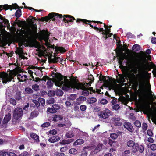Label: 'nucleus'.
<instances>
[{"label": "nucleus", "instance_id": "15", "mask_svg": "<svg viewBox=\"0 0 156 156\" xmlns=\"http://www.w3.org/2000/svg\"><path fill=\"white\" fill-rule=\"evenodd\" d=\"M52 48H55V51L58 53V51H60V52L64 53L66 51V50H65L64 48L62 47H56L53 46L52 47Z\"/></svg>", "mask_w": 156, "mask_h": 156}, {"label": "nucleus", "instance_id": "57", "mask_svg": "<svg viewBox=\"0 0 156 156\" xmlns=\"http://www.w3.org/2000/svg\"><path fill=\"white\" fill-rule=\"evenodd\" d=\"M19 156H30L29 154L27 151H24L21 153Z\"/></svg>", "mask_w": 156, "mask_h": 156}, {"label": "nucleus", "instance_id": "18", "mask_svg": "<svg viewBox=\"0 0 156 156\" xmlns=\"http://www.w3.org/2000/svg\"><path fill=\"white\" fill-rule=\"evenodd\" d=\"M86 98L85 97L81 96L79 97L77 99L76 103L78 105H79L82 103L83 101H86Z\"/></svg>", "mask_w": 156, "mask_h": 156}, {"label": "nucleus", "instance_id": "25", "mask_svg": "<svg viewBox=\"0 0 156 156\" xmlns=\"http://www.w3.org/2000/svg\"><path fill=\"white\" fill-rule=\"evenodd\" d=\"M25 91L27 94H33L34 92L33 90L29 87H27L25 88Z\"/></svg>", "mask_w": 156, "mask_h": 156}, {"label": "nucleus", "instance_id": "5", "mask_svg": "<svg viewBox=\"0 0 156 156\" xmlns=\"http://www.w3.org/2000/svg\"><path fill=\"white\" fill-rule=\"evenodd\" d=\"M23 112L22 109L19 107L16 108L13 112V117L16 119L18 120L21 118L23 115Z\"/></svg>", "mask_w": 156, "mask_h": 156}, {"label": "nucleus", "instance_id": "54", "mask_svg": "<svg viewBox=\"0 0 156 156\" xmlns=\"http://www.w3.org/2000/svg\"><path fill=\"white\" fill-rule=\"evenodd\" d=\"M11 5V8L12 9H16L20 8V7L17 4L15 3L12 4Z\"/></svg>", "mask_w": 156, "mask_h": 156}, {"label": "nucleus", "instance_id": "48", "mask_svg": "<svg viewBox=\"0 0 156 156\" xmlns=\"http://www.w3.org/2000/svg\"><path fill=\"white\" fill-rule=\"evenodd\" d=\"M150 148L153 151L156 150V144H150Z\"/></svg>", "mask_w": 156, "mask_h": 156}, {"label": "nucleus", "instance_id": "55", "mask_svg": "<svg viewBox=\"0 0 156 156\" xmlns=\"http://www.w3.org/2000/svg\"><path fill=\"white\" fill-rule=\"evenodd\" d=\"M126 76L123 75H121L120 76V79L121 82L122 83H124L125 82Z\"/></svg>", "mask_w": 156, "mask_h": 156}, {"label": "nucleus", "instance_id": "7", "mask_svg": "<svg viewBox=\"0 0 156 156\" xmlns=\"http://www.w3.org/2000/svg\"><path fill=\"white\" fill-rule=\"evenodd\" d=\"M112 123L115 126H121L122 125V120L119 116H115L111 119Z\"/></svg>", "mask_w": 156, "mask_h": 156}, {"label": "nucleus", "instance_id": "27", "mask_svg": "<svg viewBox=\"0 0 156 156\" xmlns=\"http://www.w3.org/2000/svg\"><path fill=\"white\" fill-rule=\"evenodd\" d=\"M38 20L39 21H41L43 22L44 21H45L46 22H48V20H50V18H49V16H48V15L45 17H42L41 18L38 19Z\"/></svg>", "mask_w": 156, "mask_h": 156}, {"label": "nucleus", "instance_id": "49", "mask_svg": "<svg viewBox=\"0 0 156 156\" xmlns=\"http://www.w3.org/2000/svg\"><path fill=\"white\" fill-rule=\"evenodd\" d=\"M50 123L48 122H45L41 125V126L43 128L47 127L50 126Z\"/></svg>", "mask_w": 156, "mask_h": 156}, {"label": "nucleus", "instance_id": "19", "mask_svg": "<svg viewBox=\"0 0 156 156\" xmlns=\"http://www.w3.org/2000/svg\"><path fill=\"white\" fill-rule=\"evenodd\" d=\"M64 16L66 18H68L69 19V20L68 19L67 20L68 23H69V22H72L76 20V19L73 16L69 15H64Z\"/></svg>", "mask_w": 156, "mask_h": 156}, {"label": "nucleus", "instance_id": "37", "mask_svg": "<svg viewBox=\"0 0 156 156\" xmlns=\"http://www.w3.org/2000/svg\"><path fill=\"white\" fill-rule=\"evenodd\" d=\"M139 87L141 89H144L145 87V83L143 81H139Z\"/></svg>", "mask_w": 156, "mask_h": 156}, {"label": "nucleus", "instance_id": "31", "mask_svg": "<svg viewBox=\"0 0 156 156\" xmlns=\"http://www.w3.org/2000/svg\"><path fill=\"white\" fill-rule=\"evenodd\" d=\"M21 15V10L20 9H18L16 10L15 12V16L17 18H19Z\"/></svg>", "mask_w": 156, "mask_h": 156}, {"label": "nucleus", "instance_id": "1", "mask_svg": "<svg viewBox=\"0 0 156 156\" xmlns=\"http://www.w3.org/2000/svg\"><path fill=\"white\" fill-rule=\"evenodd\" d=\"M53 73L55 75L56 78V80L55 82V84L56 86L61 87L62 85V89L66 91H68L72 88L74 89L72 86V83L74 80L70 84L69 80L67 79L66 76H65L66 79L63 80V76L60 73H54L53 72Z\"/></svg>", "mask_w": 156, "mask_h": 156}, {"label": "nucleus", "instance_id": "36", "mask_svg": "<svg viewBox=\"0 0 156 156\" xmlns=\"http://www.w3.org/2000/svg\"><path fill=\"white\" fill-rule=\"evenodd\" d=\"M47 88L48 89H50L53 87V84L50 80H48L47 82Z\"/></svg>", "mask_w": 156, "mask_h": 156}, {"label": "nucleus", "instance_id": "62", "mask_svg": "<svg viewBox=\"0 0 156 156\" xmlns=\"http://www.w3.org/2000/svg\"><path fill=\"white\" fill-rule=\"evenodd\" d=\"M52 107L56 111H57V110H58L60 108V106L58 105L57 104L53 105L52 106Z\"/></svg>", "mask_w": 156, "mask_h": 156}, {"label": "nucleus", "instance_id": "38", "mask_svg": "<svg viewBox=\"0 0 156 156\" xmlns=\"http://www.w3.org/2000/svg\"><path fill=\"white\" fill-rule=\"evenodd\" d=\"M38 113L37 111H34L31 112L30 116L32 118H34L38 116Z\"/></svg>", "mask_w": 156, "mask_h": 156}, {"label": "nucleus", "instance_id": "41", "mask_svg": "<svg viewBox=\"0 0 156 156\" xmlns=\"http://www.w3.org/2000/svg\"><path fill=\"white\" fill-rule=\"evenodd\" d=\"M9 102L11 104L14 106L17 104L16 100L13 98H10L9 99Z\"/></svg>", "mask_w": 156, "mask_h": 156}, {"label": "nucleus", "instance_id": "17", "mask_svg": "<svg viewBox=\"0 0 156 156\" xmlns=\"http://www.w3.org/2000/svg\"><path fill=\"white\" fill-rule=\"evenodd\" d=\"M60 138L59 136H53L50 137L48 139V141L51 143H54L59 140Z\"/></svg>", "mask_w": 156, "mask_h": 156}, {"label": "nucleus", "instance_id": "33", "mask_svg": "<svg viewBox=\"0 0 156 156\" xmlns=\"http://www.w3.org/2000/svg\"><path fill=\"white\" fill-rule=\"evenodd\" d=\"M74 136L72 131H69L66 134V136L68 138H70Z\"/></svg>", "mask_w": 156, "mask_h": 156}, {"label": "nucleus", "instance_id": "42", "mask_svg": "<svg viewBox=\"0 0 156 156\" xmlns=\"http://www.w3.org/2000/svg\"><path fill=\"white\" fill-rule=\"evenodd\" d=\"M62 17L63 18L62 21L64 22L65 23H66V24H65V25L66 26H68L70 25H71L72 24L71 23H68V21H67L68 19H66V17H65L64 16V15H63L62 16Z\"/></svg>", "mask_w": 156, "mask_h": 156}, {"label": "nucleus", "instance_id": "60", "mask_svg": "<svg viewBox=\"0 0 156 156\" xmlns=\"http://www.w3.org/2000/svg\"><path fill=\"white\" fill-rule=\"evenodd\" d=\"M117 56L118 57V59L123 61L124 59H126L125 57H124L123 56L119 55L118 54H117Z\"/></svg>", "mask_w": 156, "mask_h": 156}, {"label": "nucleus", "instance_id": "58", "mask_svg": "<svg viewBox=\"0 0 156 156\" xmlns=\"http://www.w3.org/2000/svg\"><path fill=\"white\" fill-rule=\"evenodd\" d=\"M108 102V101L105 99H102L101 100L100 103L103 105H105Z\"/></svg>", "mask_w": 156, "mask_h": 156}, {"label": "nucleus", "instance_id": "26", "mask_svg": "<svg viewBox=\"0 0 156 156\" xmlns=\"http://www.w3.org/2000/svg\"><path fill=\"white\" fill-rule=\"evenodd\" d=\"M60 58V57L55 56L53 58L51 59V61L53 63H57L59 61Z\"/></svg>", "mask_w": 156, "mask_h": 156}, {"label": "nucleus", "instance_id": "29", "mask_svg": "<svg viewBox=\"0 0 156 156\" xmlns=\"http://www.w3.org/2000/svg\"><path fill=\"white\" fill-rule=\"evenodd\" d=\"M18 77L17 79L19 80V81L20 82H23V81H26V80L25 79L24 80L23 79V76H21L20 74H18L17 75Z\"/></svg>", "mask_w": 156, "mask_h": 156}, {"label": "nucleus", "instance_id": "47", "mask_svg": "<svg viewBox=\"0 0 156 156\" xmlns=\"http://www.w3.org/2000/svg\"><path fill=\"white\" fill-rule=\"evenodd\" d=\"M134 124L137 127L140 128L141 126V122L138 120L136 121L134 123Z\"/></svg>", "mask_w": 156, "mask_h": 156}, {"label": "nucleus", "instance_id": "59", "mask_svg": "<svg viewBox=\"0 0 156 156\" xmlns=\"http://www.w3.org/2000/svg\"><path fill=\"white\" fill-rule=\"evenodd\" d=\"M120 108V106L118 104H116L112 107V108L116 111L118 110Z\"/></svg>", "mask_w": 156, "mask_h": 156}, {"label": "nucleus", "instance_id": "24", "mask_svg": "<svg viewBox=\"0 0 156 156\" xmlns=\"http://www.w3.org/2000/svg\"><path fill=\"white\" fill-rule=\"evenodd\" d=\"M84 142V140L82 139H79L77 140L74 143L75 145H81L83 144Z\"/></svg>", "mask_w": 156, "mask_h": 156}, {"label": "nucleus", "instance_id": "35", "mask_svg": "<svg viewBox=\"0 0 156 156\" xmlns=\"http://www.w3.org/2000/svg\"><path fill=\"white\" fill-rule=\"evenodd\" d=\"M38 100L41 103V105L44 106V105L45 101L44 99L41 97H39L38 98Z\"/></svg>", "mask_w": 156, "mask_h": 156}, {"label": "nucleus", "instance_id": "45", "mask_svg": "<svg viewBox=\"0 0 156 156\" xmlns=\"http://www.w3.org/2000/svg\"><path fill=\"white\" fill-rule=\"evenodd\" d=\"M110 137L113 140H115L118 137V135L115 133H111L110 135Z\"/></svg>", "mask_w": 156, "mask_h": 156}, {"label": "nucleus", "instance_id": "34", "mask_svg": "<svg viewBox=\"0 0 156 156\" xmlns=\"http://www.w3.org/2000/svg\"><path fill=\"white\" fill-rule=\"evenodd\" d=\"M32 88L35 91H37L39 90L40 88L39 86L37 84H35L32 86Z\"/></svg>", "mask_w": 156, "mask_h": 156}, {"label": "nucleus", "instance_id": "12", "mask_svg": "<svg viewBox=\"0 0 156 156\" xmlns=\"http://www.w3.org/2000/svg\"><path fill=\"white\" fill-rule=\"evenodd\" d=\"M123 126L124 127L127 129V130L128 131L131 133L133 132V126L130 123L125 122Z\"/></svg>", "mask_w": 156, "mask_h": 156}, {"label": "nucleus", "instance_id": "10", "mask_svg": "<svg viewBox=\"0 0 156 156\" xmlns=\"http://www.w3.org/2000/svg\"><path fill=\"white\" fill-rule=\"evenodd\" d=\"M30 136L33 139L34 142L38 144L40 142L39 137L35 133H32L30 134Z\"/></svg>", "mask_w": 156, "mask_h": 156}, {"label": "nucleus", "instance_id": "11", "mask_svg": "<svg viewBox=\"0 0 156 156\" xmlns=\"http://www.w3.org/2000/svg\"><path fill=\"white\" fill-rule=\"evenodd\" d=\"M76 22L77 23H80V22H82L83 23H85L86 22H87L88 23L93 22L94 23H97V24L100 23L101 24L103 23L102 22L99 21H90L80 18H77L76 20Z\"/></svg>", "mask_w": 156, "mask_h": 156}, {"label": "nucleus", "instance_id": "61", "mask_svg": "<svg viewBox=\"0 0 156 156\" xmlns=\"http://www.w3.org/2000/svg\"><path fill=\"white\" fill-rule=\"evenodd\" d=\"M80 110L82 111H84L86 109L87 107L84 105H82L80 107Z\"/></svg>", "mask_w": 156, "mask_h": 156}, {"label": "nucleus", "instance_id": "21", "mask_svg": "<svg viewBox=\"0 0 156 156\" xmlns=\"http://www.w3.org/2000/svg\"><path fill=\"white\" fill-rule=\"evenodd\" d=\"M136 143L133 140H130L127 142L126 144L128 147L133 148L135 145Z\"/></svg>", "mask_w": 156, "mask_h": 156}, {"label": "nucleus", "instance_id": "53", "mask_svg": "<svg viewBox=\"0 0 156 156\" xmlns=\"http://www.w3.org/2000/svg\"><path fill=\"white\" fill-rule=\"evenodd\" d=\"M32 101L35 104L37 108L39 107L40 105V103L38 101H37L36 100H33Z\"/></svg>", "mask_w": 156, "mask_h": 156}, {"label": "nucleus", "instance_id": "3", "mask_svg": "<svg viewBox=\"0 0 156 156\" xmlns=\"http://www.w3.org/2000/svg\"><path fill=\"white\" fill-rule=\"evenodd\" d=\"M73 87L74 89L77 90H83L81 94L85 96H87L89 95V91L88 90V88L84 87L81 83H79V82L76 80H74L72 83Z\"/></svg>", "mask_w": 156, "mask_h": 156}, {"label": "nucleus", "instance_id": "46", "mask_svg": "<svg viewBox=\"0 0 156 156\" xmlns=\"http://www.w3.org/2000/svg\"><path fill=\"white\" fill-rule=\"evenodd\" d=\"M148 127L147 124L145 122L143 123L142 124V128L144 131H146L147 130Z\"/></svg>", "mask_w": 156, "mask_h": 156}, {"label": "nucleus", "instance_id": "50", "mask_svg": "<svg viewBox=\"0 0 156 156\" xmlns=\"http://www.w3.org/2000/svg\"><path fill=\"white\" fill-rule=\"evenodd\" d=\"M117 54L121 55L122 56H123L124 57L126 56V54L125 53L123 52L121 50H119L117 52Z\"/></svg>", "mask_w": 156, "mask_h": 156}, {"label": "nucleus", "instance_id": "40", "mask_svg": "<svg viewBox=\"0 0 156 156\" xmlns=\"http://www.w3.org/2000/svg\"><path fill=\"white\" fill-rule=\"evenodd\" d=\"M64 93L61 90H58L56 92V95L58 96H61Z\"/></svg>", "mask_w": 156, "mask_h": 156}, {"label": "nucleus", "instance_id": "52", "mask_svg": "<svg viewBox=\"0 0 156 156\" xmlns=\"http://www.w3.org/2000/svg\"><path fill=\"white\" fill-rule=\"evenodd\" d=\"M103 146L102 144H98L96 147L95 149L97 150L98 151H100L102 149Z\"/></svg>", "mask_w": 156, "mask_h": 156}, {"label": "nucleus", "instance_id": "9", "mask_svg": "<svg viewBox=\"0 0 156 156\" xmlns=\"http://www.w3.org/2000/svg\"><path fill=\"white\" fill-rule=\"evenodd\" d=\"M62 16L63 15L61 14L54 12L49 13L48 14L50 20L52 19L53 21H55L57 20L58 18H62Z\"/></svg>", "mask_w": 156, "mask_h": 156}, {"label": "nucleus", "instance_id": "4", "mask_svg": "<svg viewBox=\"0 0 156 156\" xmlns=\"http://www.w3.org/2000/svg\"><path fill=\"white\" fill-rule=\"evenodd\" d=\"M135 59V57L133 55H132L131 58L128 61V63L130 64V66L133 69V72H137L138 69L137 67L138 63Z\"/></svg>", "mask_w": 156, "mask_h": 156}, {"label": "nucleus", "instance_id": "44", "mask_svg": "<svg viewBox=\"0 0 156 156\" xmlns=\"http://www.w3.org/2000/svg\"><path fill=\"white\" fill-rule=\"evenodd\" d=\"M3 9L5 10L9 9H10L11 10H12V9L11 8V5L7 4H5L3 5Z\"/></svg>", "mask_w": 156, "mask_h": 156}, {"label": "nucleus", "instance_id": "56", "mask_svg": "<svg viewBox=\"0 0 156 156\" xmlns=\"http://www.w3.org/2000/svg\"><path fill=\"white\" fill-rule=\"evenodd\" d=\"M104 25V27L106 29V30H105V31L108 33V34H109V33H110L111 32V30L110 29H108V26H107L105 24V23H104L103 24Z\"/></svg>", "mask_w": 156, "mask_h": 156}, {"label": "nucleus", "instance_id": "43", "mask_svg": "<svg viewBox=\"0 0 156 156\" xmlns=\"http://www.w3.org/2000/svg\"><path fill=\"white\" fill-rule=\"evenodd\" d=\"M47 111L51 113H55L57 112V111L55 110L53 108H48L47 109Z\"/></svg>", "mask_w": 156, "mask_h": 156}, {"label": "nucleus", "instance_id": "23", "mask_svg": "<svg viewBox=\"0 0 156 156\" xmlns=\"http://www.w3.org/2000/svg\"><path fill=\"white\" fill-rule=\"evenodd\" d=\"M87 101L89 104H93L97 101V99L95 98L92 97L88 98Z\"/></svg>", "mask_w": 156, "mask_h": 156}, {"label": "nucleus", "instance_id": "30", "mask_svg": "<svg viewBox=\"0 0 156 156\" xmlns=\"http://www.w3.org/2000/svg\"><path fill=\"white\" fill-rule=\"evenodd\" d=\"M140 46L137 44L134 45L132 47L133 50H135L136 51H137L140 49Z\"/></svg>", "mask_w": 156, "mask_h": 156}, {"label": "nucleus", "instance_id": "16", "mask_svg": "<svg viewBox=\"0 0 156 156\" xmlns=\"http://www.w3.org/2000/svg\"><path fill=\"white\" fill-rule=\"evenodd\" d=\"M99 117L101 118L104 119H106L108 117L109 115L108 113L106 111L104 110L103 111H101L99 114L98 115Z\"/></svg>", "mask_w": 156, "mask_h": 156}, {"label": "nucleus", "instance_id": "32", "mask_svg": "<svg viewBox=\"0 0 156 156\" xmlns=\"http://www.w3.org/2000/svg\"><path fill=\"white\" fill-rule=\"evenodd\" d=\"M69 152L70 154H76L77 153V150L74 148H72L70 149L69 151Z\"/></svg>", "mask_w": 156, "mask_h": 156}, {"label": "nucleus", "instance_id": "39", "mask_svg": "<svg viewBox=\"0 0 156 156\" xmlns=\"http://www.w3.org/2000/svg\"><path fill=\"white\" fill-rule=\"evenodd\" d=\"M16 54H18L19 55H22L24 54L22 48H20L17 51H16Z\"/></svg>", "mask_w": 156, "mask_h": 156}, {"label": "nucleus", "instance_id": "51", "mask_svg": "<svg viewBox=\"0 0 156 156\" xmlns=\"http://www.w3.org/2000/svg\"><path fill=\"white\" fill-rule=\"evenodd\" d=\"M0 156H8V152L5 151H0Z\"/></svg>", "mask_w": 156, "mask_h": 156}, {"label": "nucleus", "instance_id": "8", "mask_svg": "<svg viewBox=\"0 0 156 156\" xmlns=\"http://www.w3.org/2000/svg\"><path fill=\"white\" fill-rule=\"evenodd\" d=\"M36 34L37 35H39L43 39L46 41H48L49 39L50 34L47 30H43L40 32V34L36 32Z\"/></svg>", "mask_w": 156, "mask_h": 156}, {"label": "nucleus", "instance_id": "6", "mask_svg": "<svg viewBox=\"0 0 156 156\" xmlns=\"http://www.w3.org/2000/svg\"><path fill=\"white\" fill-rule=\"evenodd\" d=\"M144 150V146L143 144H140L138 143H136L135 145L133 148H132L131 151L133 153H135L138 151L140 153H142Z\"/></svg>", "mask_w": 156, "mask_h": 156}, {"label": "nucleus", "instance_id": "13", "mask_svg": "<svg viewBox=\"0 0 156 156\" xmlns=\"http://www.w3.org/2000/svg\"><path fill=\"white\" fill-rule=\"evenodd\" d=\"M11 119V114L10 113H8L5 115L2 121L3 124H6Z\"/></svg>", "mask_w": 156, "mask_h": 156}, {"label": "nucleus", "instance_id": "2", "mask_svg": "<svg viewBox=\"0 0 156 156\" xmlns=\"http://www.w3.org/2000/svg\"><path fill=\"white\" fill-rule=\"evenodd\" d=\"M16 75V73L15 72L10 73L9 75L7 73L3 72L0 73V79L2 78L3 83H7L8 82H11Z\"/></svg>", "mask_w": 156, "mask_h": 156}, {"label": "nucleus", "instance_id": "64", "mask_svg": "<svg viewBox=\"0 0 156 156\" xmlns=\"http://www.w3.org/2000/svg\"><path fill=\"white\" fill-rule=\"evenodd\" d=\"M48 95L50 96H54L55 93L54 91H49L48 92Z\"/></svg>", "mask_w": 156, "mask_h": 156}, {"label": "nucleus", "instance_id": "63", "mask_svg": "<svg viewBox=\"0 0 156 156\" xmlns=\"http://www.w3.org/2000/svg\"><path fill=\"white\" fill-rule=\"evenodd\" d=\"M87 155L88 153L87 151L84 150L82 152L80 156H87Z\"/></svg>", "mask_w": 156, "mask_h": 156}, {"label": "nucleus", "instance_id": "22", "mask_svg": "<svg viewBox=\"0 0 156 156\" xmlns=\"http://www.w3.org/2000/svg\"><path fill=\"white\" fill-rule=\"evenodd\" d=\"M136 78L138 82L143 80L144 75L142 73H138L136 75Z\"/></svg>", "mask_w": 156, "mask_h": 156}, {"label": "nucleus", "instance_id": "14", "mask_svg": "<svg viewBox=\"0 0 156 156\" xmlns=\"http://www.w3.org/2000/svg\"><path fill=\"white\" fill-rule=\"evenodd\" d=\"M94 80V77H93L92 75H90V76L89 78V80H90V81L88 83H83L82 82H79V83H81L83 85L84 87H88L89 86H90L91 85V83L93 82Z\"/></svg>", "mask_w": 156, "mask_h": 156}, {"label": "nucleus", "instance_id": "28", "mask_svg": "<svg viewBox=\"0 0 156 156\" xmlns=\"http://www.w3.org/2000/svg\"><path fill=\"white\" fill-rule=\"evenodd\" d=\"M28 20L30 21V22H31V24L34 26V29H35L34 32L35 33H36L37 32V25L36 24L34 25V22L33 21L32 19H30V18H28V19H27V20Z\"/></svg>", "mask_w": 156, "mask_h": 156}, {"label": "nucleus", "instance_id": "20", "mask_svg": "<svg viewBox=\"0 0 156 156\" xmlns=\"http://www.w3.org/2000/svg\"><path fill=\"white\" fill-rule=\"evenodd\" d=\"M14 97L16 100H20L22 98L21 91H18L16 92L14 95Z\"/></svg>", "mask_w": 156, "mask_h": 156}]
</instances>
